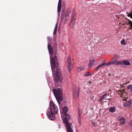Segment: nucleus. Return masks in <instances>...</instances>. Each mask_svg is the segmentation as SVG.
<instances>
[{"instance_id": "obj_1", "label": "nucleus", "mask_w": 132, "mask_h": 132, "mask_svg": "<svg viewBox=\"0 0 132 132\" xmlns=\"http://www.w3.org/2000/svg\"><path fill=\"white\" fill-rule=\"evenodd\" d=\"M53 92L58 104H60V101L63 100V95L61 88H58L57 90L53 89Z\"/></svg>"}, {"instance_id": "obj_2", "label": "nucleus", "mask_w": 132, "mask_h": 132, "mask_svg": "<svg viewBox=\"0 0 132 132\" xmlns=\"http://www.w3.org/2000/svg\"><path fill=\"white\" fill-rule=\"evenodd\" d=\"M54 75L55 76L54 82L55 85H58L59 81L60 82L62 80L60 69H56V70L54 71Z\"/></svg>"}, {"instance_id": "obj_3", "label": "nucleus", "mask_w": 132, "mask_h": 132, "mask_svg": "<svg viewBox=\"0 0 132 132\" xmlns=\"http://www.w3.org/2000/svg\"><path fill=\"white\" fill-rule=\"evenodd\" d=\"M50 63L52 71L53 72L54 71L55 67H57L58 65L57 57L55 55L54 57H50Z\"/></svg>"}, {"instance_id": "obj_4", "label": "nucleus", "mask_w": 132, "mask_h": 132, "mask_svg": "<svg viewBox=\"0 0 132 132\" xmlns=\"http://www.w3.org/2000/svg\"><path fill=\"white\" fill-rule=\"evenodd\" d=\"M50 109L51 112L56 114L58 111V109L57 106L52 101L50 102Z\"/></svg>"}, {"instance_id": "obj_5", "label": "nucleus", "mask_w": 132, "mask_h": 132, "mask_svg": "<svg viewBox=\"0 0 132 132\" xmlns=\"http://www.w3.org/2000/svg\"><path fill=\"white\" fill-rule=\"evenodd\" d=\"M76 11L75 9H74L73 10V13L72 15L71 23L70 24V27L71 28H73L72 26H71V24H73L75 23V21L76 18Z\"/></svg>"}, {"instance_id": "obj_6", "label": "nucleus", "mask_w": 132, "mask_h": 132, "mask_svg": "<svg viewBox=\"0 0 132 132\" xmlns=\"http://www.w3.org/2000/svg\"><path fill=\"white\" fill-rule=\"evenodd\" d=\"M64 123L65 125L67 132H73V126L72 123L67 122Z\"/></svg>"}, {"instance_id": "obj_7", "label": "nucleus", "mask_w": 132, "mask_h": 132, "mask_svg": "<svg viewBox=\"0 0 132 132\" xmlns=\"http://www.w3.org/2000/svg\"><path fill=\"white\" fill-rule=\"evenodd\" d=\"M78 88L75 87L73 89V96L74 99H76L78 97Z\"/></svg>"}, {"instance_id": "obj_8", "label": "nucleus", "mask_w": 132, "mask_h": 132, "mask_svg": "<svg viewBox=\"0 0 132 132\" xmlns=\"http://www.w3.org/2000/svg\"><path fill=\"white\" fill-rule=\"evenodd\" d=\"M68 63V68L69 70V71H70L71 70L73 67V64L72 62H71L70 60V57L69 56L67 58Z\"/></svg>"}, {"instance_id": "obj_9", "label": "nucleus", "mask_w": 132, "mask_h": 132, "mask_svg": "<svg viewBox=\"0 0 132 132\" xmlns=\"http://www.w3.org/2000/svg\"><path fill=\"white\" fill-rule=\"evenodd\" d=\"M48 118L50 120H52L55 119L54 113L48 111L47 113Z\"/></svg>"}, {"instance_id": "obj_10", "label": "nucleus", "mask_w": 132, "mask_h": 132, "mask_svg": "<svg viewBox=\"0 0 132 132\" xmlns=\"http://www.w3.org/2000/svg\"><path fill=\"white\" fill-rule=\"evenodd\" d=\"M65 117L64 118L63 122L64 123L69 122V121L71 119V116L67 113V114H64Z\"/></svg>"}, {"instance_id": "obj_11", "label": "nucleus", "mask_w": 132, "mask_h": 132, "mask_svg": "<svg viewBox=\"0 0 132 132\" xmlns=\"http://www.w3.org/2000/svg\"><path fill=\"white\" fill-rule=\"evenodd\" d=\"M47 48L50 55H52L53 53V46L48 43L47 46Z\"/></svg>"}, {"instance_id": "obj_12", "label": "nucleus", "mask_w": 132, "mask_h": 132, "mask_svg": "<svg viewBox=\"0 0 132 132\" xmlns=\"http://www.w3.org/2000/svg\"><path fill=\"white\" fill-rule=\"evenodd\" d=\"M95 61V59H94L92 60H90L89 64L88 65V67L89 68H91L93 64Z\"/></svg>"}, {"instance_id": "obj_13", "label": "nucleus", "mask_w": 132, "mask_h": 132, "mask_svg": "<svg viewBox=\"0 0 132 132\" xmlns=\"http://www.w3.org/2000/svg\"><path fill=\"white\" fill-rule=\"evenodd\" d=\"M107 95L109 96V94H104L103 95L101 98L99 100L100 101V102H101L102 101H103V100L105 99L106 100V99H105V98L106 97V96Z\"/></svg>"}, {"instance_id": "obj_14", "label": "nucleus", "mask_w": 132, "mask_h": 132, "mask_svg": "<svg viewBox=\"0 0 132 132\" xmlns=\"http://www.w3.org/2000/svg\"><path fill=\"white\" fill-rule=\"evenodd\" d=\"M131 104V101L130 100L128 101L126 103L124 104L125 106H129Z\"/></svg>"}, {"instance_id": "obj_15", "label": "nucleus", "mask_w": 132, "mask_h": 132, "mask_svg": "<svg viewBox=\"0 0 132 132\" xmlns=\"http://www.w3.org/2000/svg\"><path fill=\"white\" fill-rule=\"evenodd\" d=\"M123 64L127 65H129L130 64V63L129 62L126 60H123Z\"/></svg>"}, {"instance_id": "obj_16", "label": "nucleus", "mask_w": 132, "mask_h": 132, "mask_svg": "<svg viewBox=\"0 0 132 132\" xmlns=\"http://www.w3.org/2000/svg\"><path fill=\"white\" fill-rule=\"evenodd\" d=\"M68 109L66 106H64L63 109L64 114H67V112L68 111Z\"/></svg>"}, {"instance_id": "obj_17", "label": "nucleus", "mask_w": 132, "mask_h": 132, "mask_svg": "<svg viewBox=\"0 0 132 132\" xmlns=\"http://www.w3.org/2000/svg\"><path fill=\"white\" fill-rule=\"evenodd\" d=\"M120 121L121 124L122 125L124 124L125 122V120L124 118L121 117L120 119Z\"/></svg>"}, {"instance_id": "obj_18", "label": "nucleus", "mask_w": 132, "mask_h": 132, "mask_svg": "<svg viewBox=\"0 0 132 132\" xmlns=\"http://www.w3.org/2000/svg\"><path fill=\"white\" fill-rule=\"evenodd\" d=\"M117 60L116 59V57H114L113 59H112L111 60V62H112V63H113V64L115 65V64H116V61Z\"/></svg>"}, {"instance_id": "obj_19", "label": "nucleus", "mask_w": 132, "mask_h": 132, "mask_svg": "<svg viewBox=\"0 0 132 132\" xmlns=\"http://www.w3.org/2000/svg\"><path fill=\"white\" fill-rule=\"evenodd\" d=\"M123 65V60L117 61L115 65Z\"/></svg>"}, {"instance_id": "obj_20", "label": "nucleus", "mask_w": 132, "mask_h": 132, "mask_svg": "<svg viewBox=\"0 0 132 132\" xmlns=\"http://www.w3.org/2000/svg\"><path fill=\"white\" fill-rule=\"evenodd\" d=\"M85 68V67L84 66H82L78 68L77 70L78 71L80 72L84 69Z\"/></svg>"}, {"instance_id": "obj_21", "label": "nucleus", "mask_w": 132, "mask_h": 132, "mask_svg": "<svg viewBox=\"0 0 132 132\" xmlns=\"http://www.w3.org/2000/svg\"><path fill=\"white\" fill-rule=\"evenodd\" d=\"M109 111L111 112H114L115 111V108L114 107L110 108L109 109Z\"/></svg>"}, {"instance_id": "obj_22", "label": "nucleus", "mask_w": 132, "mask_h": 132, "mask_svg": "<svg viewBox=\"0 0 132 132\" xmlns=\"http://www.w3.org/2000/svg\"><path fill=\"white\" fill-rule=\"evenodd\" d=\"M61 5H59L58 4L57 7V11L58 13H59V14H60V10L61 9Z\"/></svg>"}, {"instance_id": "obj_23", "label": "nucleus", "mask_w": 132, "mask_h": 132, "mask_svg": "<svg viewBox=\"0 0 132 132\" xmlns=\"http://www.w3.org/2000/svg\"><path fill=\"white\" fill-rule=\"evenodd\" d=\"M57 23H56L55 25V28L54 29V31L53 32V34H54L56 33L57 30Z\"/></svg>"}, {"instance_id": "obj_24", "label": "nucleus", "mask_w": 132, "mask_h": 132, "mask_svg": "<svg viewBox=\"0 0 132 132\" xmlns=\"http://www.w3.org/2000/svg\"><path fill=\"white\" fill-rule=\"evenodd\" d=\"M69 19V17L65 16V19L64 21V24H66L67 23V21Z\"/></svg>"}, {"instance_id": "obj_25", "label": "nucleus", "mask_w": 132, "mask_h": 132, "mask_svg": "<svg viewBox=\"0 0 132 132\" xmlns=\"http://www.w3.org/2000/svg\"><path fill=\"white\" fill-rule=\"evenodd\" d=\"M105 65V63H103L102 64H100L96 68L97 70L100 67H102Z\"/></svg>"}, {"instance_id": "obj_26", "label": "nucleus", "mask_w": 132, "mask_h": 132, "mask_svg": "<svg viewBox=\"0 0 132 132\" xmlns=\"http://www.w3.org/2000/svg\"><path fill=\"white\" fill-rule=\"evenodd\" d=\"M127 88L128 89H130V91L132 92V85L131 84L128 85Z\"/></svg>"}, {"instance_id": "obj_27", "label": "nucleus", "mask_w": 132, "mask_h": 132, "mask_svg": "<svg viewBox=\"0 0 132 132\" xmlns=\"http://www.w3.org/2000/svg\"><path fill=\"white\" fill-rule=\"evenodd\" d=\"M63 11L62 12V16L61 17V20L62 22H63V21L64 18V14H63Z\"/></svg>"}, {"instance_id": "obj_28", "label": "nucleus", "mask_w": 132, "mask_h": 132, "mask_svg": "<svg viewBox=\"0 0 132 132\" xmlns=\"http://www.w3.org/2000/svg\"><path fill=\"white\" fill-rule=\"evenodd\" d=\"M127 94V93H126V91L125 89L123 90H122V95H123V96L124 94L126 95Z\"/></svg>"}, {"instance_id": "obj_29", "label": "nucleus", "mask_w": 132, "mask_h": 132, "mask_svg": "<svg viewBox=\"0 0 132 132\" xmlns=\"http://www.w3.org/2000/svg\"><path fill=\"white\" fill-rule=\"evenodd\" d=\"M112 64H113L112 63V62H111V61H110L109 62L106 63H105V65H110Z\"/></svg>"}, {"instance_id": "obj_30", "label": "nucleus", "mask_w": 132, "mask_h": 132, "mask_svg": "<svg viewBox=\"0 0 132 132\" xmlns=\"http://www.w3.org/2000/svg\"><path fill=\"white\" fill-rule=\"evenodd\" d=\"M128 16L130 17L132 19V12H130L129 14H128Z\"/></svg>"}, {"instance_id": "obj_31", "label": "nucleus", "mask_w": 132, "mask_h": 132, "mask_svg": "<svg viewBox=\"0 0 132 132\" xmlns=\"http://www.w3.org/2000/svg\"><path fill=\"white\" fill-rule=\"evenodd\" d=\"M91 74H90L89 72H87L84 75L85 76H88L89 75H91Z\"/></svg>"}, {"instance_id": "obj_32", "label": "nucleus", "mask_w": 132, "mask_h": 132, "mask_svg": "<svg viewBox=\"0 0 132 132\" xmlns=\"http://www.w3.org/2000/svg\"><path fill=\"white\" fill-rule=\"evenodd\" d=\"M121 44L123 45H125L126 44V42L124 39H122L121 41Z\"/></svg>"}, {"instance_id": "obj_33", "label": "nucleus", "mask_w": 132, "mask_h": 132, "mask_svg": "<svg viewBox=\"0 0 132 132\" xmlns=\"http://www.w3.org/2000/svg\"><path fill=\"white\" fill-rule=\"evenodd\" d=\"M122 90H121V89L118 90V93L119 94L121 95H122Z\"/></svg>"}, {"instance_id": "obj_34", "label": "nucleus", "mask_w": 132, "mask_h": 132, "mask_svg": "<svg viewBox=\"0 0 132 132\" xmlns=\"http://www.w3.org/2000/svg\"><path fill=\"white\" fill-rule=\"evenodd\" d=\"M71 10L70 8L68 9L67 10V13H70L71 12Z\"/></svg>"}, {"instance_id": "obj_35", "label": "nucleus", "mask_w": 132, "mask_h": 132, "mask_svg": "<svg viewBox=\"0 0 132 132\" xmlns=\"http://www.w3.org/2000/svg\"><path fill=\"white\" fill-rule=\"evenodd\" d=\"M129 23L130 25V28L132 30V22L131 21H129Z\"/></svg>"}, {"instance_id": "obj_36", "label": "nucleus", "mask_w": 132, "mask_h": 132, "mask_svg": "<svg viewBox=\"0 0 132 132\" xmlns=\"http://www.w3.org/2000/svg\"><path fill=\"white\" fill-rule=\"evenodd\" d=\"M129 125L130 126L132 127V120H131L129 123Z\"/></svg>"}, {"instance_id": "obj_37", "label": "nucleus", "mask_w": 132, "mask_h": 132, "mask_svg": "<svg viewBox=\"0 0 132 132\" xmlns=\"http://www.w3.org/2000/svg\"><path fill=\"white\" fill-rule=\"evenodd\" d=\"M69 14V13H67L65 16L69 17V16L70 15Z\"/></svg>"}, {"instance_id": "obj_38", "label": "nucleus", "mask_w": 132, "mask_h": 132, "mask_svg": "<svg viewBox=\"0 0 132 132\" xmlns=\"http://www.w3.org/2000/svg\"><path fill=\"white\" fill-rule=\"evenodd\" d=\"M61 0H59L58 4L60 5H61Z\"/></svg>"}, {"instance_id": "obj_39", "label": "nucleus", "mask_w": 132, "mask_h": 132, "mask_svg": "<svg viewBox=\"0 0 132 132\" xmlns=\"http://www.w3.org/2000/svg\"><path fill=\"white\" fill-rule=\"evenodd\" d=\"M87 93L91 94V92L90 90H88L87 91Z\"/></svg>"}, {"instance_id": "obj_40", "label": "nucleus", "mask_w": 132, "mask_h": 132, "mask_svg": "<svg viewBox=\"0 0 132 132\" xmlns=\"http://www.w3.org/2000/svg\"><path fill=\"white\" fill-rule=\"evenodd\" d=\"M92 124L94 126H95L96 125V123L94 122H92Z\"/></svg>"}, {"instance_id": "obj_41", "label": "nucleus", "mask_w": 132, "mask_h": 132, "mask_svg": "<svg viewBox=\"0 0 132 132\" xmlns=\"http://www.w3.org/2000/svg\"><path fill=\"white\" fill-rule=\"evenodd\" d=\"M78 122L79 123V124L80 125L81 124V122H80V120L79 119L78 120Z\"/></svg>"}, {"instance_id": "obj_42", "label": "nucleus", "mask_w": 132, "mask_h": 132, "mask_svg": "<svg viewBox=\"0 0 132 132\" xmlns=\"http://www.w3.org/2000/svg\"><path fill=\"white\" fill-rule=\"evenodd\" d=\"M63 11V14H64V13H65V11L64 10H64H62V11Z\"/></svg>"}, {"instance_id": "obj_43", "label": "nucleus", "mask_w": 132, "mask_h": 132, "mask_svg": "<svg viewBox=\"0 0 132 132\" xmlns=\"http://www.w3.org/2000/svg\"><path fill=\"white\" fill-rule=\"evenodd\" d=\"M89 83H90V84H91V81H90L89 82Z\"/></svg>"}, {"instance_id": "obj_44", "label": "nucleus", "mask_w": 132, "mask_h": 132, "mask_svg": "<svg viewBox=\"0 0 132 132\" xmlns=\"http://www.w3.org/2000/svg\"><path fill=\"white\" fill-rule=\"evenodd\" d=\"M125 84H126V83H125ZM124 85V84H123V85H123H123Z\"/></svg>"}, {"instance_id": "obj_45", "label": "nucleus", "mask_w": 132, "mask_h": 132, "mask_svg": "<svg viewBox=\"0 0 132 132\" xmlns=\"http://www.w3.org/2000/svg\"><path fill=\"white\" fill-rule=\"evenodd\" d=\"M121 86V87H122V86H121V85H120Z\"/></svg>"}]
</instances>
